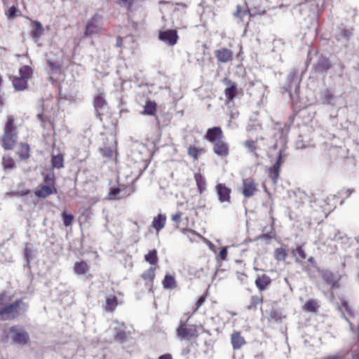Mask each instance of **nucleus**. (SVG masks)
I'll return each instance as SVG.
<instances>
[{"label":"nucleus","instance_id":"1","mask_svg":"<svg viewBox=\"0 0 359 359\" xmlns=\"http://www.w3.org/2000/svg\"><path fill=\"white\" fill-rule=\"evenodd\" d=\"M27 305L21 299L0 309V316L5 320L15 319L26 311Z\"/></svg>","mask_w":359,"mask_h":359},{"label":"nucleus","instance_id":"2","mask_svg":"<svg viewBox=\"0 0 359 359\" xmlns=\"http://www.w3.org/2000/svg\"><path fill=\"white\" fill-rule=\"evenodd\" d=\"M9 336L12 341L18 345L24 346L29 340V334L20 325H15L11 327Z\"/></svg>","mask_w":359,"mask_h":359},{"label":"nucleus","instance_id":"3","mask_svg":"<svg viewBox=\"0 0 359 359\" xmlns=\"http://www.w3.org/2000/svg\"><path fill=\"white\" fill-rule=\"evenodd\" d=\"M103 29V18L101 15L95 13L88 21L86 25L84 34L91 36L95 34L101 33Z\"/></svg>","mask_w":359,"mask_h":359},{"label":"nucleus","instance_id":"4","mask_svg":"<svg viewBox=\"0 0 359 359\" xmlns=\"http://www.w3.org/2000/svg\"><path fill=\"white\" fill-rule=\"evenodd\" d=\"M93 107L97 118L102 121V115L107 109V102L105 100V94L103 92H100L95 96Z\"/></svg>","mask_w":359,"mask_h":359},{"label":"nucleus","instance_id":"5","mask_svg":"<svg viewBox=\"0 0 359 359\" xmlns=\"http://www.w3.org/2000/svg\"><path fill=\"white\" fill-rule=\"evenodd\" d=\"M177 32L175 29H167L159 33L158 39L169 46H174L178 40Z\"/></svg>","mask_w":359,"mask_h":359},{"label":"nucleus","instance_id":"6","mask_svg":"<svg viewBox=\"0 0 359 359\" xmlns=\"http://www.w3.org/2000/svg\"><path fill=\"white\" fill-rule=\"evenodd\" d=\"M184 323L181 320L179 327L177 328V334L181 339L190 340L198 337L197 330L195 328L184 327Z\"/></svg>","mask_w":359,"mask_h":359},{"label":"nucleus","instance_id":"7","mask_svg":"<svg viewBox=\"0 0 359 359\" xmlns=\"http://www.w3.org/2000/svg\"><path fill=\"white\" fill-rule=\"evenodd\" d=\"M215 189L220 203H231V189L222 183L217 184Z\"/></svg>","mask_w":359,"mask_h":359},{"label":"nucleus","instance_id":"8","mask_svg":"<svg viewBox=\"0 0 359 359\" xmlns=\"http://www.w3.org/2000/svg\"><path fill=\"white\" fill-rule=\"evenodd\" d=\"M283 163L281 152H279L276 162L269 168L267 169V175L273 182L276 184L279 177L280 166Z\"/></svg>","mask_w":359,"mask_h":359},{"label":"nucleus","instance_id":"9","mask_svg":"<svg viewBox=\"0 0 359 359\" xmlns=\"http://www.w3.org/2000/svg\"><path fill=\"white\" fill-rule=\"evenodd\" d=\"M205 138L210 142L214 144L223 140L224 134L220 127L215 126L207 130Z\"/></svg>","mask_w":359,"mask_h":359},{"label":"nucleus","instance_id":"10","mask_svg":"<svg viewBox=\"0 0 359 359\" xmlns=\"http://www.w3.org/2000/svg\"><path fill=\"white\" fill-rule=\"evenodd\" d=\"M243 189L242 194L245 198L253 196L257 191V186L252 178H246L243 180Z\"/></svg>","mask_w":359,"mask_h":359},{"label":"nucleus","instance_id":"11","mask_svg":"<svg viewBox=\"0 0 359 359\" xmlns=\"http://www.w3.org/2000/svg\"><path fill=\"white\" fill-rule=\"evenodd\" d=\"M215 56L217 61L221 63H227L233 60V53L227 48H221L215 50Z\"/></svg>","mask_w":359,"mask_h":359},{"label":"nucleus","instance_id":"12","mask_svg":"<svg viewBox=\"0 0 359 359\" xmlns=\"http://www.w3.org/2000/svg\"><path fill=\"white\" fill-rule=\"evenodd\" d=\"M331 65L328 60L325 57H320L316 63L313 66V72L315 74H323L327 73V70L330 68Z\"/></svg>","mask_w":359,"mask_h":359},{"label":"nucleus","instance_id":"13","mask_svg":"<svg viewBox=\"0 0 359 359\" xmlns=\"http://www.w3.org/2000/svg\"><path fill=\"white\" fill-rule=\"evenodd\" d=\"M213 151L221 158L226 157L229 154V144L224 140L213 144Z\"/></svg>","mask_w":359,"mask_h":359},{"label":"nucleus","instance_id":"14","mask_svg":"<svg viewBox=\"0 0 359 359\" xmlns=\"http://www.w3.org/2000/svg\"><path fill=\"white\" fill-rule=\"evenodd\" d=\"M17 140V133H4L2 136V146L6 150H11L15 147Z\"/></svg>","mask_w":359,"mask_h":359},{"label":"nucleus","instance_id":"15","mask_svg":"<svg viewBox=\"0 0 359 359\" xmlns=\"http://www.w3.org/2000/svg\"><path fill=\"white\" fill-rule=\"evenodd\" d=\"M223 83L228 87L224 90V95L227 100L232 101L236 95L237 84L229 78H224Z\"/></svg>","mask_w":359,"mask_h":359},{"label":"nucleus","instance_id":"16","mask_svg":"<svg viewBox=\"0 0 359 359\" xmlns=\"http://www.w3.org/2000/svg\"><path fill=\"white\" fill-rule=\"evenodd\" d=\"M271 278L266 274L257 276V277L255 281V284L256 287L261 292L266 290L268 288V287L271 285Z\"/></svg>","mask_w":359,"mask_h":359},{"label":"nucleus","instance_id":"17","mask_svg":"<svg viewBox=\"0 0 359 359\" xmlns=\"http://www.w3.org/2000/svg\"><path fill=\"white\" fill-rule=\"evenodd\" d=\"M57 189L55 187H51L50 186L41 185L39 189L36 190L34 194L38 198H46L53 194H55Z\"/></svg>","mask_w":359,"mask_h":359},{"label":"nucleus","instance_id":"18","mask_svg":"<svg viewBox=\"0 0 359 359\" xmlns=\"http://www.w3.org/2000/svg\"><path fill=\"white\" fill-rule=\"evenodd\" d=\"M75 274L78 276L84 275L89 272L90 266L84 261L76 262L73 266Z\"/></svg>","mask_w":359,"mask_h":359},{"label":"nucleus","instance_id":"19","mask_svg":"<svg viewBox=\"0 0 359 359\" xmlns=\"http://www.w3.org/2000/svg\"><path fill=\"white\" fill-rule=\"evenodd\" d=\"M353 28L341 27L338 28L336 39L337 41L345 40L348 41L353 34Z\"/></svg>","mask_w":359,"mask_h":359},{"label":"nucleus","instance_id":"20","mask_svg":"<svg viewBox=\"0 0 359 359\" xmlns=\"http://www.w3.org/2000/svg\"><path fill=\"white\" fill-rule=\"evenodd\" d=\"M166 216L163 214L159 213L156 217H154L152 221L151 226L157 232L160 231L164 228L166 222Z\"/></svg>","mask_w":359,"mask_h":359},{"label":"nucleus","instance_id":"21","mask_svg":"<svg viewBox=\"0 0 359 359\" xmlns=\"http://www.w3.org/2000/svg\"><path fill=\"white\" fill-rule=\"evenodd\" d=\"M231 341L233 349H239L245 344L244 338L239 332H235L231 334Z\"/></svg>","mask_w":359,"mask_h":359},{"label":"nucleus","instance_id":"22","mask_svg":"<svg viewBox=\"0 0 359 359\" xmlns=\"http://www.w3.org/2000/svg\"><path fill=\"white\" fill-rule=\"evenodd\" d=\"M194 180L199 193L203 194L206 190V180L204 176L201 172H196L194 174Z\"/></svg>","mask_w":359,"mask_h":359},{"label":"nucleus","instance_id":"23","mask_svg":"<svg viewBox=\"0 0 359 359\" xmlns=\"http://www.w3.org/2000/svg\"><path fill=\"white\" fill-rule=\"evenodd\" d=\"M157 266H151L149 269L145 271L142 275L141 278L146 281H149L150 286L152 287L154 285V280L155 278V271Z\"/></svg>","mask_w":359,"mask_h":359},{"label":"nucleus","instance_id":"24","mask_svg":"<svg viewBox=\"0 0 359 359\" xmlns=\"http://www.w3.org/2000/svg\"><path fill=\"white\" fill-rule=\"evenodd\" d=\"M118 305L116 297L110 295L107 297L104 309L107 311H114Z\"/></svg>","mask_w":359,"mask_h":359},{"label":"nucleus","instance_id":"25","mask_svg":"<svg viewBox=\"0 0 359 359\" xmlns=\"http://www.w3.org/2000/svg\"><path fill=\"white\" fill-rule=\"evenodd\" d=\"M165 289L172 290L177 287V283L173 276L166 274L162 281Z\"/></svg>","mask_w":359,"mask_h":359},{"label":"nucleus","instance_id":"26","mask_svg":"<svg viewBox=\"0 0 359 359\" xmlns=\"http://www.w3.org/2000/svg\"><path fill=\"white\" fill-rule=\"evenodd\" d=\"M1 164L4 168V170L6 172H10L11 170L15 168V162L12 157L9 155L3 156Z\"/></svg>","mask_w":359,"mask_h":359},{"label":"nucleus","instance_id":"27","mask_svg":"<svg viewBox=\"0 0 359 359\" xmlns=\"http://www.w3.org/2000/svg\"><path fill=\"white\" fill-rule=\"evenodd\" d=\"M13 85L16 90H23L27 86V80L23 77H14Z\"/></svg>","mask_w":359,"mask_h":359},{"label":"nucleus","instance_id":"28","mask_svg":"<svg viewBox=\"0 0 359 359\" xmlns=\"http://www.w3.org/2000/svg\"><path fill=\"white\" fill-rule=\"evenodd\" d=\"M30 148L29 144L22 143L20 144V148L18 151V154L21 160H27L29 158Z\"/></svg>","mask_w":359,"mask_h":359},{"label":"nucleus","instance_id":"29","mask_svg":"<svg viewBox=\"0 0 359 359\" xmlns=\"http://www.w3.org/2000/svg\"><path fill=\"white\" fill-rule=\"evenodd\" d=\"M156 111V104L155 102L147 100L144 106L143 114L154 115Z\"/></svg>","mask_w":359,"mask_h":359},{"label":"nucleus","instance_id":"30","mask_svg":"<svg viewBox=\"0 0 359 359\" xmlns=\"http://www.w3.org/2000/svg\"><path fill=\"white\" fill-rule=\"evenodd\" d=\"M33 30L31 32V35L34 38H39L43 33V28L41 23L39 21L34 20L32 22Z\"/></svg>","mask_w":359,"mask_h":359},{"label":"nucleus","instance_id":"31","mask_svg":"<svg viewBox=\"0 0 359 359\" xmlns=\"http://www.w3.org/2000/svg\"><path fill=\"white\" fill-rule=\"evenodd\" d=\"M144 260L151 265H156L158 262L156 250H150L144 255Z\"/></svg>","mask_w":359,"mask_h":359},{"label":"nucleus","instance_id":"32","mask_svg":"<svg viewBox=\"0 0 359 359\" xmlns=\"http://www.w3.org/2000/svg\"><path fill=\"white\" fill-rule=\"evenodd\" d=\"M319 304L316 299H309L304 305L303 309L307 312H316L318 309Z\"/></svg>","mask_w":359,"mask_h":359},{"label":"nucleus","instance_id":"33","mask_svg":"<svg viewBox=\"0 0 359 359\" xmlns=\"http://www.w3.org/2000/svg\"><path fill=\"white\" fill-rule=\"evenodd\" d=\"M51 164L53 168L60 169L64 166V156L61 154L53 155L51 158Z\"/></svg>","mask_w":359,"mask_h":359},{"label":"nucleus","instance_id":"34","mask_svg":"<svg viewBox=\"0 0 359 359\" xmlns=\"http://www.w3.org/2000/svg\"><path fill=\"white\" fill-rule=\"evenodd\" d=\"M7 121L4 128V133H16V126L14 124V118L11 115H8Z\"/></svg>","mask_w":359,"mask_h":359},{"label":"nucleus","instance_id":"35","mask_svg":"<svg viewBox=\"0 0 359 359\" xmlns=\"http://www.w3.org/2000/svg\"><path fill=\"white\" fill-rule=\"evenodd\" d=\"M244 146L248 149L250 152L253 153L255 157H258V154L256 152V150L258 149L257 141L246 140L244 142Z\"/></svg>","mask_w":359,"mask_h":359},{"label":"nucleus","instance_id":"36","mask_svg":"<svg viewBox=\"0 0 359 359\" xmlns=\"http://www.w3.org/2000/svg\"><path fill=\"white\" fill-rule=\"evenodd\" d=\"M263 302V297L258 295H253L251 297L250 304L248 306V310L255 309L257 306L262 304Z\"/></svg>","mask_w":359,"mask_h":359},{"label":"nucleus","instance_id":"37","mask_svg":"<svg viewBox=\"0 0 359 359\" xmlns=\"http://www.w3.org/2000/svg\"><path fill=\"white\" fill-rule=\"evenodd\" d=\"M323 359H350L348 351H340L334 355H330Z\"/></svg>","mask_w":359,"mask_h":359},{"label":"nucleus","instance_id":"38","mask_svg":"<svg viewBox=\"0 0 359 359\" xmlns=\"http://www.w3.org/2000/svg\"><path fill=\"white\" fill-rule=\"evenodd\" d=\"M287 255L285 249L283 248H276L274 251V257L277 261H285Z\"/></svg>","mask_w":359,"mask_h":359},{"label":"nucleus","instance_id":"39","mask_svg":"<svg viewBox=\"0 0 359 359\" xmlns=\"http://www.w3.org/2000/svg\"><path fill=\"white\" fill-rule=\"evenodd\" d=\"M19 72L20 74V77H23L25 79L28 80L32 74V69L30 67L27 65H24L20 69Z\"/></svg>","mask_w":359,"mask_h":359},{"label":"nucleus","instance_id":"40","mask_svg":"<svg viewBox=\"0 0 359 359\" xmlns=\"http://www.w3.org/2000/svg\"><path fill=\"white\" fill-rule=\"evenodd\" d=\"M188 154L191 156L194 161L198 160V156L203 152V149L190 146L188 148Z\"/></svg>","mask_w":359,"mask_h":359},{"label":"nucleus","instance_id":"41","mask_svg":"<svg viewBox=\"0 0 359 359\" xmlns=\"http://www.w3.org/2000/svg\"><path fill=\"white\" fill-rule=\"evenodd\" d=\"M322 278L324 280V281L327 284H332L334 283V274L330 271H324L322 272Z\"/></svg>","mask_w":359,"mask_h":359},{"label":"nucleus","instance_id":"42","mask_svg":"<svg viewBox=\"0 0 359 359\" xmlns=\"http://www.w3.org/2000/svg\"><path fill=\"white\" fill-rule=\"evenodd\" d=\"M11 301V297L6 292L0 294V309L6 305H8Z\"/></svg>","mask_w":359,"mask_h":359},{"label":"nucleus","instance_id":"43","mask_svg":"<svg viewBox=\"0 0 359 359\" xmlns=\"http://www.w3.org/2000/svg\"><path fill=\"white\" fill-rule=\"evenodd\" d=\"M329 238L331 240L336 241V240H341L343 238V236L341 235V231L339 229H337L334 227H332L330 229Z\"/></svg>","mask_w":359,"mask_h":359},{"label":"nucleus","instance_id":"44","mask_svg":"<svg viewBox=\"0 0 359 359\" xmlns=\"http://www.w3.org/2000/svg\"><path fill=\"white\" fill-rule=\"evenodd\" d=\"M62 220L65 226H69L72 225L74 217L72 214H67L65 211L62 213Z\"/></svg>","mask_w":359,"mask_h":359},{"label":"nucleus","instance_id":"45","mask_svg":"<svg viewBox=\"0 0 359 359\" xmlns=\"http://www.w3.org/2000/svg\"><path fill=\"white\" fill-rule=\"evenodd\" d=\"M36 117H37L38 120L39 121H41V125L43 128H46L48 123L50 124V118L47 116H43V114H41V113L38 114Z\"/></svg>","mask_w":359,"mask_h":359},{"label":"nucleus","instance_id":"46","mask_svg":"<svg viewBox=\"0 0 359 359\" xmlns=\"http://www.w3.org/2000/svg\"><path fill=\"white\" fill-rule=\"evenodd\" d=\"M292 253L294 256L298 255L302 260L305 259L306 257L305 251L303 249L302 246H299L296 249L292 250Z\"/></svg>","mask_w":359,"mask_h":359},{"label":"nucleus","instance_id":"47","mask_svg":"<svg viewBox=\"0 0 359 359\" xmlns=\"http://www.w3.org/2000/svg\"><path fill=\"white\" fill-rule=\"evenodd\" d=\"M28 243H26L25 248L24 249V255L27 260V264H29L32 259V249L28 248Z\"/></svg>","mask_w":359,"mask_h":359},{"label":"nucleus","instance_id":"48","mask_svg":"<svg viewBox=\"0 0 359 359\" xmlns=\"http://www.w3.org/2000/svg\"><path fill=\"white\" fill-rule=\"evenodd\" d=\"M116 341L123 343L126 339V332L123 330H119L116 332L114 336Z\"/></svg>","mask_w":359,"mask_h":359},{"label":"nucleus","instance_id":"49","mask_svg":"<svg viewBox=\"0 0 359 359\" xmlns=\"http://www.w3.org/2000/svg\"><path fill=\"white\" fill-rule=\"evenodd\" d=\"M341 306L345 309L346 312L348 314L349 316L353 317L354 316V312L353 309L348 305V303L346 300L341 301Z\"/></svg>","mask_w":359,"mask_h":359},{"label":"nucleus","instance_id":"50","mask_svg":"<svg viewBox=\"0 0 359 359\" xmlns=\"http://www.w3.org/2000/svg\"><path fill=\"white\" fill-rule=\"evenodd\" d=\"M247 11L245 10L242 9L241 6H237L236 11L233 13L234 17L238 18L240 19H243L245 15H246Z\"/></svg>","mask_w":359,"mask_h":359},{"label":"nucleus","instance_id":"51","mask_svg":"<svg viewBox=\"0 0 359 359\" xmlns=\"http://www.w3.org/2000/svg\"><path fill=\"white\" fill-rule=\"evenodd\" d=\"M121 191V188L113 189L109 193V198L110 199H119L122 198V196H119L120 192Z\"/></svg>","mask_w":359,"mask_h":359},{"label":"nucleus","instance_id":"52","mask_svg":"<svg viewBox=\"0 0 359 359\" xmlns=\"http://www.w3.org/2000/svg\"><path fill=\"white\" fill-rule=\"evenodd\" d=\"M44 182L46 183V186H50L55 187V176L54 175H47L44 178Z\"/></svg>","mask_w":359,"mask_h":359},{"label":"nucleus","instance_id":"53","mask_svg":"<svg viewBox=\"0 0 359 359\" xmlns=\"http://www.w3.org/2000/svg\"><path fill=\"white\" fill-rule=\"evenodd\" d=\"M18 11V9L17 8V7L13 6L8 9V12H6V15L9 18H13L16 16V13Z\"/></svg>","mask_w":359,"mask_h":359},{"label":"nucleus","instance_id":"54","mask_svg":"<svg viewBox=\"0 0 359 359\" xmlns=\"http://www.w3.org/2000/svg\"><path fill=\"white\" fill-rule=\"evenodd\" d=\"M182 216V213L180 211H178L175 214L172 215L171 219L175 222L179 223L181 221Z\"/></svg>","mask_w":359,"mask_h":359},{"label":"nucleus","instance_id":"55","mask_svg":"<svg viewBox=\"0 0 359 359\" xmlns=\"http://www.w3.org/2000/svg\"><path fill=\"white\" fill-rule=\"evenodd\" d=\"M227 253H228L227 248L226 247L222 248L219 254V256L221 258V259L225 260L227 257Z\"/></svg>","mask_w":359,"mask_h":359},{"label":"nucleus","instance_id":"56","mask_svg":"<svg viewBox=\"0 0 359 359\" xmlns=\"http://www.w3.org/2000/svg\"><path fill=\"white\" fill-rule=\"evenodd\" d=\"M324 97L327 102H330V101L333 98V95L330 91V90L326 89L324 93Z\"/></svg>","mask_w":359,"mask_h":359},{"label":"nucleus","instance_id":"57","mask_svg":"<svg viewBox=\"0 0 359 359\" xmlns=\"http://www.w3.org/2000/svg\"><path fill=\"white\" fill-rule=\"evenodd\" d=\"M353 192V189H344L341 191V195L345 196L346 198L349 197Z\"/></svg>","mask_w":359,"mask_h":359},{"label":"nucleus","instance_id":"58","mask_svg":"<svg viewBox=\"0 0 359 359\" xmlns=\"http://www.w3.org/2000/svg\"><path fill=\"white\" fill-rule=\"evenodd\" d=\"M205 297H203V296L201 297L198 299V301H197V302H196V309H195L194 312H195V311H197V310H198V309H199V308H200V307L203 304V303L205 302Z\"/></svg>","mask_w":359,"mask_h":359},{"label":"nucleus","instance_id":"59","mask_svg":"<svg viewBox=\"0 0 359 359\" xmlns=\"http://www.w3.org/2000/svg\"><path fill=\"white\" fill-rule=\"evenodd\" d=\"M4 96H5V94L4 93L0 92V108L1 109L3 108V107L4 105V100H5Z\"/></svg>","mask_w":359,"mask_h":359},{"label":"nucleus","instance_id":"60","mask_svg":"<svg viewBox=\"0 0 359 359\" xmlns=\"http://www.w3.org/2000/svg\"><path fill=\"white\" fill-rule=\"evenodd\" d=\"M158 359H172V355L169 353L160 355Z\"/></svg>","mask_w":359,"mask_h":359},{"label":"nucleus","instance_id":"61","mask_svg":"<svg viewBox=\"0 0 359 359\" xmlns=\"http://www.w3.org/2000/svg\"><path fill=\"white\" fill-rule=\"evenodd\" d=\"M260 239L269 240L271 238V236L269 233L262 234L259 237Z\"/></svg>","mask_w":359,"mask_h":359},{"label":"nucleus","instance_id":"62","mask_svg":"<svg viewBox=\"0 0 359 359\" xmlns=\"http://www.w3.org/2000/svg\"><path fill=\"white\" fill-rule=\"evenodd\" d=\"M123 40L121 36H118L116 39V46L121 47L122 46Z\"/></svg>","mask_w":359,"mask_h":359},{"label":"nucleus","instance_id":"63","mask_svg":"<svg viewBox=\"0 0 359 359\" xmlns=\"http://www.w3.org/2000/svg\"><path fill=\"white\" fill-rule=\"evenodd\" d=\"M29 193H30L29 190H25V191H19L18 194L20 196H25V195L29 194Z\"/></svg>","mask_w":359,"mask_h":359},{"label":"nucleus","instance_id":"64","mask_svg":"<svg viewBox=\"0 0 359 359\" xmlns=\"http://www.w3.org/2000/svg\"><path fill=\"white\" fill-rule=\"evenodd\" d=\"M308 262L311 264H315L316 262H315V259L313 257H311L308 259Z\"/></svg>","mask_w":359,"mask_h":359}]
</instances>
